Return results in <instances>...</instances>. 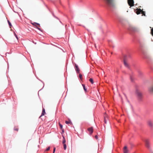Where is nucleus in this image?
I'll return each instance as SVG.
<instances>
[{"mask_svg": "<svg viewBox=\"0 0 153 153\" xmlns=\"http://www.w3.org/2000/svg\"><path fill=\"white\" fill-rule=\"evenodd\" d=\"M106 4L109 7H114L115 4L114 0H104Z\"/></svg>", "mask_w": 153, "mask_h": 153, "instance_id": "nucleus-1", "label": "nucleus"}, {"mask_svg": "<svg viewBox=\"0 0 153 153\" xmlns=\"http://www.w3.org/2000/svg\"><path fill=\"white\" fill-rule=\"evenodd\" d=\"M145 142V146L149 150L151 149V147L150 146V141L149 139L146 138L143 140Z\"/></svg>", "mask_w": 153, "mask_h": 153, "instance_id": "nucleus-2", "label": "nucleus"}, {"mask_svg": "<svg viewBox=\"0 0 153 153\" xmlns=\"http://www.w3.org/2000/svg\"><path fill=\"white\" fill-rule=\"evenodd\" d=\"M128 29L129 31L132 32H136L139 31L138 28L132 26H129Z\"/></svg>", "mask_w": 153, "mask_h": 153, "instance_id": "nucleus-3", "label": "nucleus"}, {"mask_svg": "<svg viewBox=\"0 0 153 153\" xmlns=\"http://www.w3.org/2000/svg\"><path fill=\"white\" fill-rule=\"evenodd\" d=\"M128 3L129 6L132 7L134 6V0H128Z\"/></svg>", "mask_w": 153, "mask_h": 153, "instance_id": "nucleus-4", "label": "nucleus"}, {"mask_svg": "<svg viewBox=\"0 0 153 153\" xmlns=\"http://www.w3.org/2000/svg\"><path fill=\"white\" fill-rule=\"evenodd\" d=\"M126 56H125L124 57V63L126 67L127 68L129 67L128 65L126 62Z\"/></svg>", "mask_w": 153, "mask_h": 153, "instance_id": "nucleus-5", "label": "nucleus"}, {"mask_svg": "<svg viewBox=\"0 0 153 153\" xmlns=\"http://www.w3.org/2000/svg\"><path fill=\"white\" fill-rule=\"evenodd\" d=\"M148 126L150 127H153V122L150 120H148L147 122Z\"/></svg>", "mask_w": 153, "mask_h": 153, "instance_id": "nucleus-6", "label": "nucleus"}, {"mask_svg": "<svg viewBox=\"0 0 153 153\" xmlns=\"http://www.w3.org/2000/svg\"><path fill=\"white\" fill-rule=\"evenodd\" d=\"M123 153H128V152L129 151L127 149V148L126 146H125L124 147L123 149Z\"/></svg>", "mask_w": 153, "mask_h": 153, "instance_id": "nucleus-7", "label": "nucleus"}, {"mask_svg": "<svg viewBox=\"0 0 153 153\" xmlns=\"http://www.w3.org/2000/svg\"><path fill=\"white\" fill-rule=\"evenodd\" d=\"M137 95L138 97L140 99L141 98L142 96V94L140 92L138 91H137Z\"/></svg>", "mask_w": 153, "mask_h": 153, "instance_id": "nucleus-8", "label": "nucleus"}, {"mask_svg": "<svg viewBox=\"0 0 153 153\" xmlns=\"http://www.w3.org/2000/svg\"><path fill=\"white\" fill-rule=\"evenodd\" d=\"M142 10L140 9H137L136 10V13L138 15L141 13Z\"/></svg>", "mask_w": 153, "mask_h": 153, "instance_id": "nucleus-9", "label": "nucleus"}, {"mask_svg": "<svg viewBox=\"0 0 153 153\" xmlns=\"http://www.w3.org/2000/svg\"><path fill=\"white\" fill-rule=\"evenodd\" d=\"M88 131L90 132V134H91L93 131V128L92 127L89 128L88 129Z\"/></svg>", "mask_w": 153, "mask_h": 153, "instance_id": "nucleus-10", "label": "nucleus"}, {"mask_svg": "<svg viewBox=\"0 0 153 153\" xmlns=\"http://www.w3.org/2000/svg\"><path fill=\"white\" fill-rule=\"evenodd\" d=\"M75 70L76 72L79 73V69L77 65L76 64H75Z\"/></svg>", "mask_w": 153, "mask_h": 153, "instance_id": "nucleus-11", "label": "nucleus"}, {"mask_svg": "<svg viewBox=\"0 0 153 153\" xmlns=\"http://www.w3.org/2000/svg\"><path fill=\"white\" fill-rule=\"evenodd\" d=\"M45 113V109L44 108H43L41 116H43V115H44Z\"/></svg>", "mask_w": 153, "mask_h": 153, "instance_id": "nucleus-12", "label": "nucleus"}, {"mask_svg": "<svg viewBox=\"0 0 153 153\" xmlns=\"http://www.w3.org/2000/svg\"><path fill=\"white\" fill-rule=\"evenodd\" d=\"M149 90L151 92H153V86L149 88Z\"/></svg>", "mask_w": 153, "mask_h": 153, "instance_id": "nucleus-13", "label": "nucleus"}, {"mask_svg": "<svg viewBox=\"0 0 153 153\" xmlns=\"http://www.w3.org/2000/svg\"><path fill=\"white\" fill-rule=\"evenodd\" d=\"M63 140H62V143L63 144H65V143L66 142V140H65V137L64 136H63Z\"/></svg>", "mask_w": 153, "mask_h": 153, "instance_id": "nucleus-14", "label": "nucleus"}, {"mask_svg": "<svg viewBox=\"0 0 153 153\" xmlns=\"http://www.w3.org/2000/svg\"><path fill=\"white\" fill-rule=\"evenodd\" d=\"M65 123L67 124H71V125L72 124V123L70 121H65Z\"/></svg>", "mask_w": 153, "mask_h": 153, "instance_id": "nucleus-15", "label": "nucleus"}, {"mask_svg": "<svg viewBox=\"0 0 153 153\" xmlns=\"http://www.w3.org/2000/svg\"><path fill=\"white\" fill-rule=\"evenodd\" d=\"M106 116H104V121L105 123H106V121L108 119L106 117Z\"/></svg>", "mask_w": 153, "mask_h": 153, "instance_id": "nucleus-16", "label": "nucleus"}, {"mask_svg": "<svg viewBox=\"0 0 153 153\" xmlns=\"http://www.w3.org/2000/svg\"><path fill=\"white\" fill-rule=\"evenodd\" d=\"M89 81L91 82V84H93L94 83L93 80L92 78H90Z\"/></svg>", "mask_w": 153, "mask_h": 153, "instance_id": "nucleus-17", "label": "nucleus"}, {"mask_svg": "<svg viewBox=\"0 0 153 153\" xmlns=\"http://www.w3.org/2000/svg\"><path fill=\"white\" fill-rule=\"evenodd\" d=\"M63 144L64 149L65 150L66 149V147H67L66 145L65 144Z\"/></svg>", "mask_w": 153, "mask_h": 153, "instance_id": "nucleus-18", "label": "nucleus"}, {"mask_svg": "<svg viewBox=\"0 0 153 153\" xmlns=\"http://www.w3.org/2000/svg\"><path fill=\"white\" fill-rule=\"evenodd\" d=\"M82 86L83 87V88L84 90H85V91L86 92V89L85 88V85H84L82 84Z\"/></svg>", "mask_w": 153, "mask_h": 153, "instance_id": "nucleus-19", "label": "nucleus"}, {"mask_svg": "<svg viewBox=\"0 0 153 153\" xmlns=\"http://www.w3.org/2000/svg\"><path fill=\"white\" fill-rule=\"evenodd\" d=\"M145 12L143 11L142 10L141 13L142 14V15H144V16H145Z\"/></svg>", "mask_w": 153, "mask_h": 153, "instance_id": "nucleus-20", "label": "nucleus"}, {"mask_svg": "<svg viewBox=\"0 0 153 153\" xmlns=\"http://www.w3.org/2000/svg\"><path fill=\"white\" fill-rule=\"evenodd\" d=\"M8 22L9 25V26L10 27V28H11V27L12 26V25L11 24V23L9 21H8Z\"/></svg>", "mask_w": 153, "mask_h": 153, "instance_id": "nucleus-21", "label": "nucleus"}, {"mask_svg": "<svg viewBox=\"0 0 153 153\" xmlns=\"http://www.w3.org/2000/svg\"><path fill=\"white\" fill-rule=\"evenodd\" d=\"M14 130L17 131L18 130V128L16 127H15L14 128Z\"/></svg>", "mask_w": 153, "mask_h": 153, "instance_id": "nucleus-22", "label": "nucleus"}, {"mask_svg": "<svg viewBox=\"0 0 153 153\" xmlns=\"http://www.w3.org/2000/svg\"><path fill=\"white\" fill-rule=\"evenodd\" d=\"M151 153H153V148H151V149H149V150Z\"/></svg>", "mask_w": 153, "mask_h": 153, "instance_id": "nucleus-23", "label": "nucleus"}, {"mask_svg": "<svg viewBox=\"0 0 153 153\" xmlns=\"http://www.w3.org/2000/svg\"><path fill=\"white\" fill-rule=\"evenodd\" d=\"M59 126L60 127V128H61V129H62V125L60 124V123H59Z\"/></svg>", "mask_w": 153, "mask_h": 153, "instance_id": "nucleus-24", "label": "nucleus"}, {"mask_svg": "<svg viewBox=\"0 0 153 153\" xmlns=\"http://www.w3.org/2000/svg\"><path fill=\"white\" fill-rule=\"evenodd\" d=\"M151 33L153 36V28L151 30Z\"/></svg>", "mask_w": 153, "mask_h": 153, "instance_id": "nucleus-25", "label": "nucleus"}, {"mask_svg": "<svg viewBox=\"0 0 153 153\" xmlns=\"http://www.w3.org/2000/svg\"><path fill=\"white\" fill-rule=\"evenodd\" d=\"M35 24L36 25L35 26H36V25H38L39 26H40V25L39 24L37 23H35Z\"/></svg>", "mask_w": 153, "mask_h": 153, "instance_id": "nucleus-26", "label": "nucleus"}, {"mask_svg": "<svg viewBox=\"0 0 153 153\" xmlns=\"http://www.w3.org/2000/svg\"><path fill=\"white\" fill-rule=\"evenodd\" d=\"M50 147H48L47 149H46L47 151H48L50 149Z\"/></svg>", "mask_w": 153, "mask_h": 153, "instance_id": "nucleus-27", "label": "nucleus"}, {"mask_svg": "<svg viewBox=\"0 0 153 153\" xmlns=\"http://www.w3.org/2000/svg\"><path fill=\"white\" fill-rule=\"evenodd\" d=\"M82 75L81 74H79V77L81 79L82 77Z\"/></svg>", "mask_w": 153, "mask_h": 153, "instance_id": "nucleus-28", "label": "nucleus"}, {"mask_svg": "<svg viewBox=\"0 0 153 153\" xmlns=\"http://www.w3.org/2000/svg\"><path fill=\"white\" fill-rule=\"evenodd\" d=\"M15 36L16 37V38L17 39H18V37L17 35L15 33Z\"/></svg>", "mask_w": 153, "mask_h": 153, "instance_id": "nucleus-29", "label": "nucleus"}, {"mask_svg": "<svg viewBox=\"0 0 153 153\" xmlns=\"http://www.w3.org/2000/svg\"><path fill=\"white\" fill-rule=\"evenodd\" d=\"M56 148L55 147L54 148L53 150V152H55V151Z\"/></svg>", "mask_w": 153, "mask_h": 153, "instance_id": "nucleus-30", "label": "nucleus"}, {"mask_svg": "<svg viewBox=\"0 0 153 153\" xmlns=\"http://www.w3.org/2000/svg\"><path fill=\"white\" fill-rule=\"evenodd\" d=\"M95 138L96 139H97L98 138V136H97V135H96L95 136Z\"/></svg>", "mask_w": 153, "mask_h": 153, "instance_id": "nucleus-31", "label": "nucleus"}, {"mask_svg": "<svg viewBox=\"0 0 153 153\" xmlns=\"http://www.w3.org/2000/svg\"><path fill=\"white\" fill-rule=\"evenodd\" d=\"M32 24L33 25H34V26H35V25H35V23H32Z\"/></svg>", "mask_w": 153, "mask_h": 153, "instance_id": "nucleus-32", "label": "nucleus"}, {"mask_svg": "<svg viewBox=\"0 0 153 153\" xmlns=\"http://www.w3.org/2000/svg\"><path fill=\"white\" fill-rule=\"evenodd\" d=\"M62 130V131L63 133H64V130L62 128V129H61Z\"/></svg>", "mask_w": 153, "mask_h": 153, "instance_id": "nucleus-33", "label": "nucleus"}, {"mask_svg": "<svg viewBox=\"0 0 153 153\" xmlns=\"http://www.w3.org/2000/svg\"><path fill=\"white\" fill-rule=\"evenodd\" d=\"M95 47H96V46L95 45Z\"/></svg>", "mask_w": 153, "mask_h": 153, "instance_id": "nucleus-34", "label": "nucleus"}, {"mask_svg": "<svg viewBox=\"0 0 153 153\" xmlns=\"http://www.w3.org/2000/svg\"><path fill=\"white\" fill-rule=\"evenodd\" d=\"M53 153H54V152H53Z\"/></svg>", "mask_w": 153, "mask_h": 153, "instance_id": "nucleus-35", "label": "nucleus"}]
</instances>
